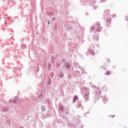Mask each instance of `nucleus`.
<instances>
[{"label":"nucleus","mask_w":128,"mask_h":128,"mask_svg":"<svg viewBox=\"0 0 128 128\" xmlns=\"http://www.w3.org/2000/svg\"><path fill=\"white\" fill-rule=\"evenodd\" d=\"M76 100H78V97L77 96L74 97V100L73 102H76Z\"/></svg>","instance_id":"1"},{"label":"nucleus","mask_w":128,"mask_h":128,"mask_svg":"<svg viewBox=\"0 0 128 128\" xmlns=\"http://www.w3.org/2000/svg\"><path fill=\"white\" fill-rule=\"evenodd\" d=\"M110 74V71H107L106 72V74Z\"/></svg>","instance_id":"2"},{"label":"nucleus","mask_w":128,"mask_h":128,"mask_svg":"<svg viewBox=\"0 0 128 128\" xmlns=\"http://www.w3.org/2000/svg\"><path fill=\"white\" fill-rule=\"evenodd\" d=\"M48 24H50V22H48Z\"/></svg>","instance_id":"3"}]
</instances>
